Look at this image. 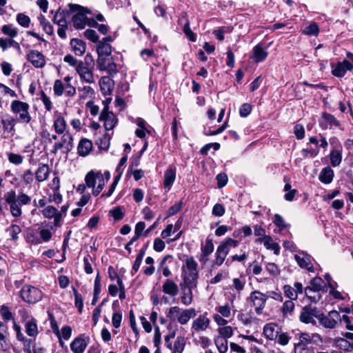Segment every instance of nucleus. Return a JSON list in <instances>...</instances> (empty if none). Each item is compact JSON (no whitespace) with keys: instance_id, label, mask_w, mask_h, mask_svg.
<instances>
[{"instance_id":"obj_1","label":"nucleus","mask_w":353,"mask_h":353,"mask_svg":"<svg viewBox=\"0 0 353 353\" xmlns=\"http://www.w3.org/2000/svg\"><path fill=\"white\" fill-rule=\"evenodd\" d=\"M4 200L10 205L12 215L19 217L22 214L21 206L29 204L31 198L23 192H21L17 196L15 191L11 190L5 194Z\"/></svg>"},{"instance_id":"obj_2","label":"nucleus","mask_w":353,"mask_h":353,"mask_svg":"<svg viewBox=\"0 0 353 353\" xmlns=\"http://www.w3.org/2000/svg\"><path fill=\"white\" fill-rule=\"evenodd\" d=\"M94 61L90 54H87L83 61H81L75 70L81 82L88 84L95 83V76L94 74Z\"/></svg>"},{"instance_id":"obj_3","label":"nucleus","mask_w":353,"mask_h":353,"mask_svg":"<svg viewBox=\"0 0 353 353\" xmlns=\"http://www.w3.org/2000/svg\"><path fill=\"white\" fill-rule=\"evenodd\" d=\"M30 105L28 103L19 101L14 100L10 103V110L16 115V119L19 123L28 124L32 120V117L29 112Z\"/></svg>"},{"instance_id":"obj_4","label":"nucleus","mask_w":353,"mask_h":353,"mask_svg":"<svg viewBox=\"0 0 353 353\" xmlns=\"http://www.w3.org/2000/svg\"><path fill=\"white\" fill-rule=\"evenodd\" d=\"M196 315V310L194 308L182 309L178 306L171 307L167 314L171 321H177L181 325H185Z\"/></svg>"},{"instance_id":"obj_5","label":"nucleus","mask_w":353,"mask_h":353,"mask_svg":"<svg viewBox=\"0 0 353 353\" xmlns=\"http://www.w3.org/2000/svg\"><path fill=\"white\" fill-rule=\"evenodd\" d=\"M69 8L72 11V23L76 29H83L88 22L87 14L89 11L87 8L78 5L69 3Z\"/></svg>"},{"instance_id":"obj_6","label":"nucleus","mask_w":353,"mask_h":353,"mask_svg":"<svg viewBox=\"0 0 353 353\" xmlns=\"http://www.w3.org/2000/svg\"><path fill=\"white\" fill-rule=\"evenodd\" d=\"M197 266V263L192 256H187L185 265L182 268L183 281L191 284L197 283L199 278Z\"/></svg>"},{"instance_id":"obj_7","label":"nucleus","mask_w":353,"mask_h":353,"mask_svg":"<svg viewBox=\"0 0 353 353\" xmlns=\"http://www.w3.org/2000/svg\"><path fill=\"white\" fill-rule=\"evenodd\" d=\"M20 296L23 301L29 304H35L42 299L43 292L38 288L25 285L20 290Z\"/></svg>"},{"instance_id":"obj_8","label":"nucleus","mask_w":353,"mask_h":353,"mask_svg":"<svg viewBox=\"0 0 353 353\" xmlns=\"http://www.w3.org/2000/svg\"><path fill=\"white\" fill-rule=\"evenodd\" d=\"M268 296L260 291L254 290L252 292L249 296V300L254 307L257 314H261L264 309Z\"/></svg>"},{"instance_id":"obj_9","label":"nucleus","mask_w":353,"mask_h":353,"mask_svg":"<svg viewBox=\"0 0 353 353\" xmlns=\"http://www.w3.org/2000/svg\"><path fill=\"white\" fill-rule=\"evenodd\" d=\"M320 310L316 307L305 306L300 314L299 320L304 323H311L315 325L316 323V319L320 316Z\"/></svg>"},{"instance_id":"obj_10","label":"nucleus","mask_w":353,"mask_h":353,"mask_svg":"<svg viewBox=\"0 0 353 353\" xmlns=\"http://www.w3.org/2000/svg\"><path fill=\"white\" fill-rule=\"evenodd\" d=\"M73 148V138L72 135L66 132L61 138V141L54 143L51 153L56 154L58 150L63 149V152L68 153Z\"/></svg>"},{"instance_id":"obj_11","label":"nucleus","mask_w":353,"mask_h":353,"mask_svg":"<svg viewBox=\"0 0 353 353\" xmlns=\"http://www.w3.org/2000/svg\"><path fill=\"white\" fill-rule=\"evenodd\" d=\"M98 68L102 71H106L110 75H114L117 73V67L111 56L97 58Z\"/></svg>"},{"instance_id":"obj_12","label":"nucleus","mask_w":353,"mask_h":353,"mask_svg":"<svg viewBox=\"0 0 353 353\" xmlns=\"http://www.w3.org/2000/svg\"><path fill=\"white\" fill-rule=\"evenodd\" d=\"M196 285L197 283H192L191 284L184 281L180 284L181 290V300L183 305L188 306L192 303L193 299L192 290L196 288Z\"/></svg>"},{"instance_id":"obj_13","label":"nucleus","mask_w":353,"mask_h":353,"mask_svg":"<svg viewBox=\"0 0 353 353\" xmlns=\"http://www.w3.org/2000/svg\"><path fill=\"white\" fill-rule=\"evenodd\" d=\"M18 120L12 115L5 114L1 119V123L4 133L14 136L16 134L15 125Z\"/></svg>"},{"instance_id":"obj_14","label":"nucleus","mask_w":353,"mask_h":353,"mask_svg":"<svg viewBox=\"0 0 353 353\" xmlns=\"http://www.w3.org/2000/svg\"><path fill=\"white\" fill-rule=\"evenodd\" d=\"M90 342V337L81 334L74 338L70 346L73 353H83Z\"/></svg>"},{"instance_id":"obj_15","label":"nucleus","mask_w":353,"mask_h":353,"mask_svg":"<svg viewBox=\"0 0 353 353\" xmlns=\"http://www.w3.org/2000/svg\"><path fill=\"white\" fill-rule=\"evenodd\" d=\"M210 320L207 314H200L192 321L191 330L192 332H201L205 331L210 326Z\"/></svg>"},{"instance_id":"obj_16","label":"nucleus","mask_w":353,"mask_h":353,"mask_svg":"<svg viewBox=\"0 0 353 353\" xmlns=\"http://www.w3.org/2000/svg\"><path fill=\"white\" fill-rule=\"evenodd\" d=\"M100 119L104 121V127L106 130H112L117 123L115 115L112 112L108 111V105L103 109L100 115Z\"/></svg>"},{"instance_id":"obj_17","label":"nucleus","mask_w":353,"mask_h":353,"mask_svg":"<svg viewBox=\"0 0 353 353\" xmlns=\"http://www.w3.org/2000/svg\"><path fill=\"white\" fill-rule=\"evenodd\" d=\"M332 74L336 77H343L347 71L353 70V64L345 59L338 62L336 65H332Z\"/></svg>"},{"instance_id":"obj_18","label":"nucleus","mask_w":353,"mask_h":353,"mask_svg":"<svg viewBox=\"0 0 353 353\" xmlns=\"http://www.w3.org/2000/svg\"><path fill=\"white\" fill-rule=\"evenodd\" d=\"M294 259L301 268H305L309 272H314V267L311 261V256L303 251H299L294 255Z\"/></svg>"},{"instance_id":"obj_19","label":"nucleus","mask_w":353,"mask_h":353,"mask_svg":"<svg viewBox=\"0 0 353 353\" xmlns=\"http://www.w3.org/2000/svg\"><path fill=\"white\" fill-rule=\"evenodd\" d=\"M27 58L35 68H42L46 65V59L44 55L37 50H30L27 55Z\"/></svg>"},{"instance_id":"obj_20","label":"nucleus","mask_w":353,"mask_h":353,"mask_svg":"<svg viewBox=\"0 0 353 353\" xmlns=\"http://www.w3.org/2000/svg\"><path fill=\"white\" fill-rule=\"evenodd\" d=\"M201 253L199 256V261L202 264H205L208 261V256L214 251V244L211 239H206L204 245H201Z\"/></svg>"},{"instance_id":"obj_21","label":"nucleus","mask_w":353,"mask_h":353,"mask_svg":"<svg viewBox=\"0 0 353 353\" xmlns=\"http://www.w3.org/2000/svg\"><path fill=\"white\" fill-rule=\"evenodd\" d=\"M319 125L322 129L334 128L340 125L339 121L335 118L334 116L323 113L319 120Z\"/></svg>"},{"instance_id":"obj_22","label":"nucleus","mask_w":353,"mask_h":353,"mask_svg":"<svg viewBox=\"0 0 353 353\" xmlns=\"http://www.w3.org/2000/svg\"><path fill=\"white\" fill-rule=\"evenodd\" d=\"M162 291L165 295L174 297L179 292V287L173 280L167 279L162 285Z\"/></svg>"},{"instance_id":"obj_23","label":"nucleus","mask_w":353,"mask_h":353,"mask_svg":"<svg viewBox=\"0 0 353 353\" xmlns=\"http://www.w3.org/2000/svg\"><path fill=\"white\" fill-rule=\"evenodd\" d=\"M268 56V52L261 44H257L252 49V59L256 63L265 61Z\"/></svg>"},{"instance_id":"obj_24","label":"nucleus","mask_w":353,"mask_h":353,"mask_svg":"<svg viewBox=\"0 0 353 353\" xmlns=\"http://www.w3.org/2000/svg\"><path fill=\"white\" fill-rule=\"evenodd\" d=\"M281 329L274 323H268L263 327V334L269 340H276Z\"/></svg>"},{"instance_id":"obj_25","label":"nucleus","mask_w":353,"mask_h":353,"mask_svg":"<svg viewBox=\"0 0 353 353\" xmlns=\"http://www.w3.org/2000/svg\"><path fill=\"white\" fill-rule=\"evenodd\" d=\"M70 46L74 53L77 56H81L86 50V45L84 41L79 39H72L70 41Z\"/></svg>"},{"instance_id":"obj_26","label":"nucleus","mask_w":353,"mask_h":353,"mask_svg":"<svg viewBox=\"0 0 353 353\" xmlns=\"http://www.w3.org/2000/svg\"><path fill=\"white\" fill-rule=\"evenodd\" d=\"M98 58L109 57L112 54V46L105 41H99L97 46Z\"/></svg>"},{"instance_id":"obj_27","label":"nucleus","mask_w":353,"mask_h":353,"mask_svg":"<svg viewBox=\"0 0 353 353\" xmlns=\"http://www.w3.org/2000/svg\"><path fill=\"white\" fill-rule=\"evenodd\" d=\"M308 342L302 341V334L299 335V341L294 345V353H312V349Z\"/></svg>"},{"instance_id":"obj_28","label":"nucleus","mask_w":353,"mask_h":353,"mask_svg":"<svg viewBox=\"0 0 353 353\" xmlns=\"http://www.w3.org/2000/svg\"><path fill=\"white\" fill-rule=\"evenodd\" d=\"M228 253L229 252H228V250H225V247L219 245L216 250L214 265L216 266L221 265L224 262Z\"/></svg>"},{"instance_id":"obj_29","label":"nucleus","mask_w":353,"mask_h":353,"mask_svg":"<svg viewBox=\"0 0 353 353\" xmlns=\"http://www.w3.org/2000/svg\"><path fill=\"white\" fill-rule=\"evenodd\" d=\"M92 148V143L88 139H82L78 145V154L81 157L87 156Z\"/></svg>"},{"instance_id":"obj_30","label":"nucleus","mask_w":353,"mask_h":353,"mask_svg":"<svg viewBox=\"0 0 353 353\" xmlns=\"http://www.w3.org/2000/svg\"><path fill=\"white\" fill-rule=\"evenodd\" d=\"M179 23L180 25H183V32L186 35L187 37L192 41H195L196 39V37L195 34L191 30L190 27V22L186 19L185 16H183L179 20Z\"/></svg>"},{"instance_id":"obj_31","label":"nucleus","mask_w":353,"mask_h":353,"mask_svg":"<svg viewBox=\"0 0 353 353\" xmlns=\"http://www.w3.org/2000/svg\"><path fill=\"white\" fill-rule=\"evenodd\" d=\"M66 126V121L63 117L61 114H58L55 117L53 123V127L56 133L59 134H63L64 131L65 130Z\"/></svg>"},{"instance_id":"obj_32","label":"nucleus","mask_w":353,"mask_h":353,"mask_svg":"<svg viewBox=\"0 0 353 353\" xmlns=\"http://www.w3.org/2000/svg\"><path fill=\"white\" fill-rule=\"evenodd\" d=\"M302 334V341L308 342V343H313L316 345H321L323 343V338L317 333L312 334L304 332Z\"/></svg>"},{"instance_id":"obj_33","label":"nucleus","mask_w":353,"mask_h":353,"mask_svg":"<svg viewBox=\"0 0 353 353\" xmlns=\"http://www.w3.org/2000/svg\"><path fill=\"white\" fill-rule=\"evenodd\" d=\"M333 177L334 172L330 167L323 168L319 176V180L325 184L330 183L333 180Z\"/></svg>"},{"instance_id":"obj_34","label":"nucleus","mask_w":353,"mask_h":353,"mask_svg":"<svg viewBox=\"0 0 353 353\" xmlns=\"http://www.w3.org/2000/svg\"><path fill=\"white\" fill-rule=\"evenodd\" d=\"M176 178V171L171 167H169L164 174V186L168 190L170 189Z\"/></svg>"},{"instance_id":"obj_35","label":"nucleus","mask_w":353,"mask_h":353,"mask_svg":"<svg viewBox=\"0 0 353 353\" xmlns=\"http://www.w3.org/2000/svg\"><path fill=\"white\" fill-rule=\"evenodd\" d=\"M101 91L105 94H110L112 91L113 82L108 77H103L99 81Z\"/></svg>"},{"instance_id":"obj_36","label":"nucleus","mask_w":353,"mask_h":353,"mask_svg":"<svg viewBox=\"0 0 353 353\" xmlns=\"http://www.w3.org/2000/svg\"><path fill=\"white\" fill-rule=\"evenodd\" d=\"M259 241H262V239H260ZM263 241L264 246L268 250H271L274 252L275 254H279L280 251V247L278 243L273 241L272 238L270 236H265L263 238Z\"/></svg>"},{"instance_id":"obj_37","label":"nucleus","mask_w":353,"mask_h":353,"mask_svg":"<svg viewBox=\"0 0 353 353\" xmlns=\"http://www.w3.org/2000/svg\"><path fill=\"white\" fill-rule=\"evenodd\" d=\"M50 172L48 165L43 164L39 166L35 173L36 179L38 181L41 182L47 179Z\"/></svg>"},{"instance_id":"obj_38","label":"nucleus","mask_w":353,"mask_h":353,"mask_svg":"<svg viewBox=\"0 0 353 353\" xmlns=\"http://www.w3.org/2000/svg\"><path fill=\"white\" fill-rule=\"evenodd\" d=\"M26 332L30 336H36L38 334V328L36 321L31 318L25 324Z\"/></svg>"},{"instance_id":"obj_39","label":"nucleus","mask_w":353,"mask_h":353,"mask_svg":"<svg viewBox=\"0 0 353 353\" xmlns=\"http://www.w3.org/2000/svg\"><path fill=\"white\" fill-rule=\"evenodd\" d=\"M8 47H13L18 50H20V46L19 43L13 40V39H4L0 37V48L2 49V50H6Z\"/></svg>"},{"instance_id":"obj_40","label":"nucleus","mask_w":353,"mask_h":353,"mask_svg":"<svg viewBox=\"0 0 353 353\" xmlns=\"http://www.w3.org/2000/svg\"><path fill=\"white\" fill-rule=\"evenodd\" d=\"M245 283V277L243 275H241L239 277L232 279L231 288L235 290L238 293H240L243 290Z\"/></svg>"},{"instance_id":"obj_41","label":"nucleus","mask_w":353,"mask_h":353,"mask_svg":"<svg viewBox=\"0 0 353 353\" xmlns=\"http://www.w3.org/2000/svg\"><path fill=\"white\" fill-rule=\"evenodd\" d=\"M97 172L91 170L87 173L85 177V182L88 188H92V190L96 188V184L97 183Z\"/></svg>"},{"instance_id":"obj_42","label":"nucleus","mask_w":353,"mask_h":353,"mask_svg":"<svg viewBox=\"0 0 353 353\" xmlns=\"http://www.w3.org/2000/svg\"><path fill=\"white\" fill-rule=\"evenodd\" d=\"M78 91L79 93V98L82 99L93 98L95 94L94 88L90 85H84L82 88H79Z\"/></svg>"},{"instance_id":"obj_43","label":"nucleus","mask_w":353,"mask_h":353,"mask_svg":"<svg viewBox=\"0 0 353 353\" xmlns=\"http://www.w3.org/2000/svg\"><path fill=\"white\" fill-rule=\"evenodd\" d=\"M214 343L220 353H225L228 351V343L227 339L217 336L214 339Z\"/></svg>"},{"instance_id":"obj_44","label":"nucleus","mask_w":353,"mask_h":353,"mask_svg":"<svg viewBox=\"0 0 353 353\" xmlns=\"http://www.w3.org/2000/svg\"><path fill=\"white\" fill-rule=\"evenodd\" d=\"M97 179L98 180L97 185L96 188L92 190V194L94 196H97L102 191L105 183H107L105 181V179H104L103 174L100 171L97 172Z\"/></svg>"},{"instance_id":"obj_45","label":"nucleus","mask_w":353,"mask_h":353,"mask_svg":"<svg viewBox=\"0 0 353 353\" xmlns=\"http://www.w3.org/2000/svg\"><path fill=\"white\" fill-rule=\"evenodd\" d=\"M38 20L40 25L42 26L43 30L49 35H52L54 32V29L50 21L42 14L38 17Z\"/></svg>"},{"instance_id":"obj_46","label":"nucleus","mask_w":353,"mask_h":353,"mask_svg":"<svg viewBox=\"0 0 353 353\" xmlns=\"http://www.w3.org/2000/svg\"><path fill=\"white\" fill-rule=\"evenodd\" d=\"M309 286L320 293L321 291H325V283L321 278L315 277L311 280Z\"/></svg>"},{"instance_id":"obj_47","label":"nucleus","mask_w":353,"mask_h":353,"mask_svg":"<svg viewBox=\"0 0 353 353\" xmlns=\"http://www.w3.org/2000/svg\"><path fill=\"white\" fill-rule=\"evenodd\" d=\"M1 32L8 36L10 38L13 39L18 34V30L12 24L4 25L1 27Z\"/></svg>"},{"instance_id":"obj_48","label":"nucleus","mask_w":353,"mask_h":353,"mask_svg":"<svg viewBox=\"0 0 353 353\" xmlns=\"http://www.w3.org/2000/svg\"><path fill=\"white\" fill-rule=\"evenodd\" d=\"M321 325L326 328H334L336 325L334 323V321L331 320L329 316H325L321 312H320V316L318 319Z\"/></svg>"},{"instance_id":"obj_49","label":"nucleus","mask_w":353,"mask_h":353,"mask_svg":"<svg viewBox=\"0 0 353 353\" xmlns=\"http://www.w3.org/2000/svg\"><path fill=\"white\" fill-rule=\"evenodd\" d=\"M185 345V341L183 337L179 336L174 341L172 353H182Z\"/></svg>"},{"instance_id":"obj_50","label":"nucleus","mask_w":353,"mask_h":353,"mask_svg":"<svg viewBox=\"0 0 353 353\" xmlns=\"http://www.w3.org/2000/svg\"><path fill=\"white\" fill-rule=\"evenodd\" d=\"M305 293L306 296L311 300L312 302H317L321 299L319 292L312 289L310 286H307L305 288Z\"/></svg>"},{"instance_id":"obj_51","label":"nucleus","mask_w":353,"mask_h":353,"mask_svg":"<svg viewBox=\"0 0 353 353\" xmlns=\"http://www.w3.org/2000/svg\"><path fill=\"white\" fill-rule=\"evenodd\" d=\"M12 241H17L19 239L18 234L21 232V228L16 224H12L6 229Z\"/></svg>"},{"instance_id":"obj_52","label":"nucleus","mask_w":353,"mask_h":353,"mask_svg":"<svg viewBox=\"0 0 353 353\" xmlns=\"http://www.w3.org/2000/svg\"><path fill=\"white\" fill-rule=\"evenodd\" d=\"M319 32V28L316 23H312L309 26L305 28L303 30V33L309 36H316Z\"/></svg>"},{"instance_id":"obj_53","label":"nucleus","mask_w":353,"mask_h":353,"mask_svg":"<svg viewBox=\"0 0 353 353\" xmlns=\"http://www.w3.org/2000/svg\"><path fill=\"white\" fill-rule=\"evenodd\" d=\"M8 159L10 163L14 165H20L23 161V157L12 152H7Z\"/></svg>"},{"instance_id":"obj_54","label":"nucleus","mask_w":353,"mask_h":353,"mask_svg":"<svg viewBox=\"0 0 353 353\" xmlns=\"http://www.w3.org/2000/svg\"><path fill=\"white\" fill-rule=\"evenodd\" d=\"M294 309V303L292 300H288L284 302L282 307L283 316L290 315Z\"/></svg>"},{"instance_id":"obj_55","label":"nucleus","mask_w":353,"mask_h":353,"mask_svg":"<svg viewBox=\"0 0 353 353\" xmlns=\"http://www.w3.org/2000/svg\"><path fill=\"white\" fill-rule=\"evenodd\" d=\"M341 154L339 151L334 150L330 153L331 164L334 166H338L341 162Z\"/></svg>"},{"instance_id":"obj_56","label":"nucleus","mask_w":353,"mask_h":353,"mask_svg":"<svg viewBox=\"0 0 353 353\" xmlns=\"http://www.w3.org/2000/svg\"><path fill=\"white\" fill-rule=\"evenodd\" d=\"M283 290L285 296L289 298L290 300L294 301L297 299L298 295L292 286L290 285H285L283 288Z\"/></svg>"},{"instance_id":"obj_57","label":"nucleus","mask_w":353,"mask_h":353,"mask_svg":"<svg viewBox=\"0 0 353 353\" xmlns=\"http://www.w3.org/2000/svg\"><path fill=\"white\" fill-rule=\"evenodd\" d=\"M65 85H63V82L61 80H55L53 85V90L54 94L57 97L61 96L63 94V92L65 91Z\"/></svg>"},{"instance_id":"obj_58","label":"nucleus","mask_w":353,"mask_h":353,"mask_svg":"<svg viewBox=\"0 0 353 353\" xmlns=\"http://www.w3.org/2000/svg\"><path fill=\"white\" fill-rule=\"evenodd\" d=\"M232 32V28L230 27H221L217 30H214L213 31V34L216 36V37L219 41H223L224 39V34L230 33Z\"/></svg>"},{"instance_id":"obj_59","label":"nucleus","mask_w":353,"mask_h":353,"mask_svg":"<svg viewBox=\"0 0 353 353\" xmlns=\"http://www.w3.org/2000/svg\"><path fill=\"white\" fill-rule=\"evenodd\" d=\"M220 337H224L225 339L230 338L233 335V330L230 326H223L218 329Z\"/></svg>"},{"instance_id":"obj_60","label":"nucleus","mask_w":353,"mask_h":353,"mask_svg":"<svg viewBox=\"0 0 353 353\" xmlns=\"http://www.w3.org/2000/svg\"><path fill=\"white\" fill-rule=\"evenodd\" d=\"M145 228V223L143 221L138 222L134 228V239H139V237L143 235Z\"/></svg>"},{"instance_id":"obj_61","label":"nucleus","mask_w":353,"mask_h":353,"mask_svg":"<svg viewBox=\"0 0 353 353\" xmlns=\"http://www.w3.org/2000/svg\"><path fill=\"white\" fill-rule=\"evenodd\" d=\"M17 21L21 26L24 28L29 27L30 23V19L28 16L23 14V13H19L17 15Z\"/></svg>"},{"instance_id":"obj_62","label":"nucleus","mask_w":353,"mask_h":353,"mask_svg":"<svg viewBox=\"0 0 353 353\" xmlns=\"http://www.w3.org/2000/svg\"><path fill=\"white\" fill-rule=\"evenodd\" d=\"M216 310L224 318H229L231 316L230 307L228 304L217 307Z\"/></svg>"},{"instance_id":"obj_63","label":"nucleus","mask_w":353,"mask_h":353,"mask_svg":"<svg viewBox=\"0 0 353 353\" xmlns=\"http://www.w3.org/2000/svg\"><path fill=\"white\" fill-rule=\"evenodd\" d=\"M42 214L44 217L51 219L57 215V210L52 205H48L43 210Z\"/></svg>"},{"instance_id":"obj_64","label":"nucleus","mask_w":353,"mask_h":353,"mask_svg":"<svg viewBox=\"0 0 353 353\" xmlns=\"http://www.w3.org/2000/svg\"><path fill=\"white\" fill-rule=\"evenodd\" d=\"M273 223L280 229V230H282L289 226V225L285 222L283 218L279 214H276L274 215Z\"/></svg>"}]
</instances>
